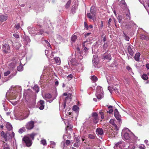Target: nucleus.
<instances>
[{
	"label": "nucleus",
	"instance_id": "1",
	"mask_svg": "<svg viewBox=\"0 0 149 149\" xmlns=\"http://www.w3.org/2000/svg\"><path fill=\"white\" fill-rule=\"evenodd\" d=\"M122 135L124 140H130L135 141L137 139V137L135 136L134 134L127 128H125L123 130Z\"/></svg>",
	"mask_w": 149,
	"mask_h": 149
},
{
	"label": "nucleus",
	"instance_id": "2",
	"mask_svg": "<svg viewBox=\"0 0 149 149\" xmlns=\"http://www.w3.org/2000/svg\"><path fill=\"white\" fill-rule=\"evenodd\" d=\"M119 5L120 6V8L119 12L121 13H126V16L127 19L128 20H130L131 17L129 10L127 8V5L125 1L122 0L121 1Z\"/></svg>",
	"mask_w": 149,
	"mask_h": 149
},
{
	"label": "nucleus",
	"instance_id": "3",
	"mask_svg": "<svg viewBox=\"0 0 149 149\" xmlns=\"http://www.w3.org/2000/svg\"><path fill=\"white\" fill-rule=\"evenodd\" d=\"M20 88L19 87H11L9 90L6 94V97H7L9 96L10 98L12 99H15L17 95V91H20Z\"/></svg>",
	"mask_w": 149,
	"mask_h": 149
},
{
	"label": "nucleus",
	"instance_id": "4",
	"mask_svg": "<svg viewBox=\"0 0 149 149\" xmlns=\"http://www.w3.org/2000/svg\"><path fill=\"white\" fill-rule=\"evenodd\" d=\"M95 95L98 99H100L103 97L104 92L102 88L100 86H97Z\"/></svg>",
	"mask_w": 149,
	"mask_h": 149
},
{
	"label": "nucleus",
	"instance_id": "5",
	"mask_svg": "<svg viewBox=\"0 0 149 149\" xmlns=\"http://www.w3.org/2000/svg\"><path fill=\"white\" fill-rule=\"evenodd\" d=\"M63 95L64 96H66L65 97H64V98H65V99L64 101V103L63 105V110H64V108L65 109V108L66 102L68 101H71V95L70 93H64L63 94Z\"/></svg>",
	"mask_w": 149,
	"mask_h": 149
},
{
	"label": "nucleus",
	"instance_id": "6",
	"mask_svg": "<svg viewBox=\"0 0 149 149\" xmlns=\"http://www.w3.org/2000/svg\"><path fill=\"white\" fill-rule=\"evenodd\" d=\"M22 139L26 143V146L29 147L32 144V141L30 139L29 137L25 136Z\"/></svg>",
	"mask_w": 149,
	"mask_h": 149
},
{
	"label": "nucleus",
	"instance_id": "7",
	"mask_svg": "<svg viewBox=\"0 0 149 149\" xmlns=\"http://www.w3.org/2000/svg\"><path fill=\"white\" fill-rule=\"evenodd\" d=\"M92 118L94 124H96L98 123L99 120L98 114L96 112H93L92 113Z\"/></svg>",
	"mask_w": 149,
	"mask_h": 149
},
{
	"label": "nucleus",
	"instance_id": "8",
	"mask_svg": "<svg viewBox=\"0 0 149 149\" xmlns=\"http://www.w3.org/2000/svg\"><path fill=\"white\" fill-rule=\"evenodd\" d=\"M84 70V67L82 64H78L74 69L75 71L77 72H82Z\"/></svg>",
	"mask_w": 149,
	"mask_h": 149
},
{
	"label": "nucleus",
	"instance_id": "9",
	"mask_svg": "<svg viewBox=\"0 0 149 149\" xmlns=\"http://www.w3.org/2000/svg\"><path fill=\"white\" fill-rule=\"evenodd\" d=\"M34 126V122L31 121L28 122L25 126L26 128L28 130H30L33 129Z\"/></svg>",
	"mask_w": 149,
	"mask_h": 149
},
{
	"label": "nucleus",
	"instance_id": "10",
	"mask_svg": "<svg viewBox=\"0 0 149 149\" xmlns=\"http://www.w3.org/2000/svg\"><path fill=\"white\" fill-rule=\"evenodd\" d=\"M124 142L120 141L116 144L114 146V148H119L122 149L124 146Z\"/></svg>",
	"mask_w": 149,
	"mask_h": 149
},
{
	"label": "nucleus",
	"instance_id": "11",
	"mask_svg": "<svg viewBox=\"0 0 149 149\" xmlns=\"http://www.w3.org/2000/svg\"><path fill=\"white\" fill-rule=\"evenodd\" d=\"M114 116L116 119L119 122L120 121L121 116L119 114L118 110L115 109L114 110Z\"/></svg>",
	"mask_w": 149,
	"mask_h": 149
},
{
	"label": "nucleus",
	"instance_id": "12",
	"mask_svg": "<svg viewBox=\"0 0 149 149\" xmlns=\"http://www.w3.org/2000/svg\"><path fill=\"white\" fill-rule=\"evenodd\" d=\"M2 49L4 52L7 53L10 50V47L7 44H5L3 45Z\"/></svg>",
	"mask_w": 149,
	"mask_h": 149
},
{
	"label": "nucleus",
	"instance_id": "13",
	"mask_svg": "<svg viewBox=\"0 0 149 149\" xmlns=\"http://www.w3.org/2000/svg\"><path fill=\"white\" fill-rule=\"evenodd\" d=\"M109 123L110 124L112 125L113 128L114 129L116 130H119L118 127L117 126V125L115 123L114 120L113 119H111Z\"/></svg>",
	"mask_w": 149,
	"mask_h": 149
},
{
	"label": "nucleus",
	"instance_id": "14",
	"mask_svg": "<svg viewBox=\"0 0 149 149\" xmlns=\"http://www.w3.org/2000/svg\"><path fill=\"white\" fill-rule=\"evenodd\" d=\"M68 64L70 65V64L75 66H76L77 64L78 63L76 61V60H75L74 58H72L70 60H69L68 61Z\"/></svg>",
	"mask_w": 149,
	"mask_h": 149
},
{
	"label": "nucleus",
	"instance_id": "15",
	"mask_svg": "<svg viewBox=\"0 0 149 149\" xmlns=\"http://www.w3.org/2000/svg\"><path fill=\"white\" fill-rule=\"evenodd\" d=\"M103 57L104 59L108 60L109 61L111 60V55L110 53L109 54L108 53H106L103 54Z\"/></svg>",
	"mask_w": 149,
	"mask_h": 149
},
{
	"label": "nucleus",
	"instance_id": "16",
	"mask_svg": "<svg viewBox=\"0 0 149 149\" xmlns=\"http://www.w3.org/2000/svg\"><path fill=\"white\" fill-rule=\"evenodd\" d=\"M90 40L89 39H88L86 41H84L82 44L83 47H89L91 45Z\"/></svg>",
	"mask_w": 149,
	"mask_h": 149
},
{
	"label": "nucleus",
	"instance_id": "17",
	"mask_svg": "<svg viewBox=\"0 0 149 149\" xmlns=\"http://www.w3.org/2000/svg\"><path fill=\"white\" fill-rule=\"evenodd\" d=\"M97 56L96 55H94L93 56V64L94 67H96L97 65Z\"/></svg>",
	"mask_w": 149,
	"mask_h": 149
},
{
	"label": "nucleus",
	"instance_id": "18",
	"mask_svg": "<svg viewBox=\"0 0 149 149\" xmlns=\"http://www.w3.org/2000/svg\"><path fill=\"white\" fill-rule=\"evenodd\" d=\"M8 18V17L6 15H1L0 16V21L3 22L6 21Z\"/></svg>",
	"mask_w": 149,
	"mask_h": 149
},
{
	"label": "nucleus",
	"instance_id": "19",
	"mask_svg": "<svg viewBox=\"0 0 149 149\" xmlns=\"http://www.w3.org/2000/svg\"><path fill=\"white\" fill-rule=\"evenodd\" d=\"M134 25L136 26V27H137V26H136L135 23L132 21H130L129 23H128L126 25L127 28H129V29L130 28H131V26H134Z\"/></svg>",
	"mask_w": 149,
	"mask_h": 149
},
{
	"label": "nucleus",
	"instance_id": "20",
	"mask_svg": "<svg viewBox=\"0 0 149 149\" xmlns=\"http://www.w3.org/2000/svg\"><path fill=\"white\" fill-rule=\"evenodd\" d=\"M133 46L131 45L128 46L127 47V50L130 54L131 56H132L134 54V52L132 50Z\"/></svg>",
	"mask_w": 149,
	"mask_h": 149
},
{
	"label": "nucleus",
	"instance_id": "21",
	"mask_svg": "<svg viewBox=\"0 0 149 149\" xmlns=\"http://www.w3.org/2000/svg\"><path fill=\"white\" fill-rule=\"evenodd\" d=\"M96 134L98 135H101L103 133V129L100 128H98L96 130Z\"/></svg>",
	"mask_w": 149,
	"mask_h": 149
},
{
	"label": "nucleus",
	"instance_id": "22",
	"mask_svg": "<svg viewBox=\"0 0 149 149\" xmlns=\"http://www.w3.org/2000/svg\"><path fill=\"white\" fill-rule=\"evenodd\" d=\"M2 144V149H10L9 146L4 141H3Z\"/></svg>",
	"mask_w": 149,
	"mask_h": 149
},
{
	"label": "nucleus",
	"instance_id": "23",
	"mask_svg": "<svg viewBox=\"0 0 149 149\" xmlns=\"http://www.w3.org/2000/svg\"><path fill=\"white\" fill-rule=\"evenodd\" d=\"M1 137L4 139L6 141H7L8 139V138L7 137L8 134L5 133L3 131L1 132Z\"/></svg>",
	"mask_w": 149,
	"mask_h": 149
},
{
	"label": "nucleus",
	"instance_id": "24",
	"mask_svg": "<svg viewBox=\"0 0 149 149\" xmlns=\"http://www.w3.org/2000/svg\"><path fill=\"white\" fill-rule=\"evenodd\" d=\"M87 16L89 18L91 19H93L95 16V14H91V13H88L87 14Z\"/></svg>",
	"mask_w": 149,
	"mask_h": 149
},
{
	"label": "nucleus",
	"instance_id": "25",
	"mask_svg": "<svg viewBox=\"0 0 149 149\" xmlns=\"http://www.w3.org/2000/svg\"><path fill=\"white\" fill-rule=\"evenodd\" d=\"M6 127L7 129L9 130H11L13 128L12 125L9 123H6Z\"/></svg>",
	"mask_w": 149,
	"mask_h": 149
},
{
	"label": "nucleus",
	"instance_id": "26",
	"mask_svg": "<svg viewBox=\"0 0 149 149\" xmlns=\"http://www.w3.org/2000/svg\"><path fill=\"white\" fill-rule=\"evenodd\" d=\"M140 54L139 53H136L134 56V59L136 61H139V57Z\"/></svg>",
	"mask_w": 149,
	"mask_h": 149
},
{
	"label": "nucleus",
	"instance_id": "27",
	"mask_svg": "<svg viewBox=\"0 0 149 149\" xmlns=\"http://www.w3.org/2000/svg\"><path fill=\"white\" fill-rule=\"evenodd\" d=\"M54 59L56 63L58 65H60L61 63V60L60 58L58 57H56L54 58Z\"/></svg>",
	"mask_w": 149,
	"mask_h": 149
},
{
	"label": "nucleus",
	"instance_id": "28",
	"mask_svg": "<svg viewBox=\"0 0 149 149\" xmlns=\"http://www.w3.org/2000/svg\"><path fill=\"white\" fill-rule=\"evenodd\" d=\"M90 79L93 82H96L97 80V77L95 75L91 76V77Z\"/></svg>",
	"mask_w": 149,
	"mask_h": 149
},
{
	"label": "nucleus",
	"instance_id": "29",
	"mask_svg": "<svg viewBox=\"0 0 149 149\" xmlns=\"http://www.w3.org/2000/svg\"><path fill=\"white\" fill-rule=\"evenodd\" d=\"M140 37L141 39L142 40H147L149 39V38L148 36L143 34L141 35Z\"/></svg>",
	"mask_w": 149,
	"mask_h": 149
},
{
	"label": "nucleus",
	"instance_id": "30",
	"mask_svg": "<svg viewBox=\"0 0 149 149\" xmlns=\"http://www.w3.org/2000/svg\"><path fill=\"white\" fill-rule=\"evenodd\" d=\"M72 109L76 113H77L78 112L79 107L77 105H75L73 107Z\"/></svg>",
	"mask_w": 149,
	"mask_h": 149
},
{
	"label": "nucleus",
	"instance_id": "31",
	"mask_svg": "<svg viewBox=\"0 0 149 149\" xmlns=\"http://www.w3.org/2000/svg\"><path fill=\"white\" fill-rule=\"evenodd\" d=\"M8 139H12L13 137H14L15 136V133L13 132H12L11 134L8 133Z\"/></svg>",
	"mask_w": 149,
	"mask_h": 149
},
{
	"label": "nucleus",
	"instance_id": "32",
	"mask_svg": "<svg viewBox=\"0 0 149 149\" xmlns=\"http://www.w3.org/2000/svg\"><path fill=\"white\" fill-rule=\"evenodd\" d=\"M77 38V36L76 35H73L71 37V41L72 42H74L76 41Z\"/></svg>",
	"mask_w": 149,
	"mask_h": 149
},
{
	"label": "nucleus",
	"instance_id": "33",
	"mask_svg": "<svg viewBox=\"0 0 149 149\" xmlns=\"http://www.w3.org/2000/svg\"><path fill=\"white\" fill-rule=\"evenodd\" d=\"M106 78L107 81L109 84L112 83V78L110 76H107Z\"/></svg>",
	"mask_w": 149,
	"mask_h": 149
},
{
	"label": "nucleus",
	"instance_id": "34",
	"mask_svg": "<svg viewBox=\"0 0 149 149\" xmlns=\"http://www.w3.org/2000/svg\"><path fill=\"white\" fill-rule=\"evenodd\" d=\"M33 88L36 91V92L37 93H38L39 91V88L38 86L36 85H35L33 87Z\"/></svg>",
	"mask_w": 149,
	"mask_h": 149
},
{
	"label": "nucleus",
	"instance_id": "35",
	"mask_svg": "<svg viewBox=\"0 0 149 149\" xmlns=\"http://www.w3.org/2000/svg\"><path fill=\"white\" fill-rule=\"evenodd\" d=\"M52 97L51 95L49 93H47L45 95L44 97H43L44 99H49Z\"/></svg>",
	"mask_w": 149,
	"mask_h": 149
},
{
	"label": "nucleus",
	"instance_id": "36",
	"mask_svg": "<svg viewBox=\"0 0 149 149\" xmlns=\"http://www.w3.org/2000/svg\"><path fill=\"white\" fill-rule=\"evenodd\" d=\"M54 53L52 51L51 53H49V54L47 55V56L49 59L52 58L54 56Z\"/></svg>",
	"mask_w": 149,
	"mask_h": 149
},
{
	"label": "nucleus",
	"instance_id": "37",
	"mask_svg": "<svg viewBox=\"0 0 149 149\" xmlns=\"http://www.w3.org/2000/svg\"><path fill=\"white\" fill-rule=\"evenodd\" d=\"M23 70V66L22 65H20L18 66L17 70L19 71H21Z\"/></svg>",
	"mask_w": 149,
	"mask_h": 149
},
{
	"label": "nucleus",
	"instance_id": "38",
	"mask_svg": "<svg viewBox=\"0 0 149 149\" xmlns=\"http://www.w3.org/2000/svg\"><path fill=\"white\" fill-rule=\"evenodd\" d=\"M25 131V128L24 127H23L19 130L18 131V132L19 133L21 134L23 133L24 131Z\"/></svg>",
	"mask_w": 149,
	"mask_h": 149
},
{
	"label": "nucleus",
	"instance_id": "39",
	"mask_svg": "<svg viewBox=\"0 0 149 149\" xmlns=\"http://www.w3.org/2000/svg\"><path fill=\"white\" fill-rule=\"evenodd\" d=\"M142 78L144 80H146L148 79V77L146 74H143L141 76Z\"/></svg>",
	"mask_w": 149,
	"mask_h": 149
},
{
	"label": "nucleus",
	"instance_id": "40",
	"mask_svg": "<svg viewBox=\"0 0 149 149\" xmlns=\"http://www.w3.org/2000/svg\"><path fill=\"white\" fill-rule=\"evenodd\" d=\"M42 43H44L45 42L46 44L48 47L49 46L50 47H51V46L50 45L49 43L46 40H44L43 41L42 40ZM50 48H51V47Z\"/></svg>",
	"mask_w": 149,
	"mask_h": 149
},
{
	"label": "nucleus",
	"instance_id": "41",
	"mask_svg": "<svg viewBox=\"0 0 149 149\" xmlns=\"http://www.w3.org/2000/svg\"><path fill=\"white\" fill-rule=\"evenodd\" d=\"M50 143L51 145V147L52 148H54L56 145L55 142L54 141H50Z\"/></svg>",
	"mask_w": 149,
	"mask_h": 149
},
{
	"label": "nucleus",
	"instance_id": "42",
	"mask_svg": "<svg viewBox=\"0 0 149 149\" xmlns=\"http://www.w3.org/2000/svg\"><path fill=\"white\" fill-rule=\"evenodd\" d=\"M88 137L91 139H94L95 138V136L93 134H90L88 135Z\"/></svg>",
	"mask_w": 149,
	"mask_h": 149
},
{
	"label": "nucleus",
	"instance_id": "43",
	"mask_svg": "<svg viewBox=\"0 0 149 149\" xmlns=\"http://www.w3.org/2000/svg\"><path fill=\"white\" fill-rule=\"evenodd\" d=\"M71 2V0H69L68 1V2L67 3V4L65 6V7L66 8H68L69 7V6L70 5Z\"/></svg>",
	"mask_w": 149,
	"mask_h": 149
},
{
	"label": "nucleus",
	"instance_id": "44",
	"mask_svg": "<svg viewBox=\"0 0 149 149\" xmlns=\"http://www.w3.org/2000/svg\"><path fill=\"white\" fill-rule=\"evenodd\" d=\"M117 19L118 20L119 22L121 23L122 22V17L121 15H119L117 17Z\"/></svg>",
	"mask_w": 149,
	"mask_h": 149
},
{
	"label": "nucleus",
	"instance_id": "45",
	"mask_svg": "<svg viewBox=\"0 0 149 149\" xmlns=\"http://www.w3.org/2000/svg\"><path fill=\"white\" fill-rule=\"evenodd\" d=\"M45 55L46 56L49 54V53H51L52 51L51 50H45Z\"/></svg>",
	"mask_w": 149,
	"mask_h": 149
},
{
	"label": "nucleus",
	"instance_id": "46",
	"mask_svg": "<svg viewBox=\"0 0 149 149\" xmlns=\"http://www.w3.org/2000/svg\"><path fill=\"white\" fill-rule=\"evenodd\" d=\"M15 63H11L9 65L10 68H14L15 66Z\"/></svg>",
	"mask_w": 149,
	"mask_h": 149
},
{
	"label": "nucleus",
	"instance_id": "47",
	"mask_svg": "<svg viewBox=\"0 0 149 149\" xmlns=\"http://www.w3.org/2000/svg\"><path fill=\"white\" fill-rule=\"evenodd\" d=\"M41 144H42L44 146H46L47 144L46 141L45 140H42L41 141Z\"/></svg>",
	"mask_w": 149,
	"mask_h": 149
},
{
	"label": "nucleus",
	"instance_id": "48",
	"mask_svg": "<svg viewBox=\"0 0 149 149\" xmlns=\"http://www.w3.org/2000/svg\"><path fill=\"white\" fill-rule=\"evenodd\" d=\"M44 31L42 30L41 29L40 30V31L39 32L37 33V34L40 35V34H43V35H44Z\"/></svg>",
	"mask_w": 149,
	"mask_h": 149
},
{
	"label": "nucleus",
	"instance_id": "49",
	"mask_svg": "<svg viewBox=\"0 0 149 149\" xmlns=\"http://www.w3.org/2000/svg\"><path fill=\"white\" fill-rule=\"evenodd\" d=\"M108 46V44L107 42L104 43L103 45V47L104 49H106Z\"/></svg>",
	"mask_w": 149,
	"mask_h": 149
},
{
	"label": "nucleus",
	"instance_id": "50",
	"mask_svg": "<svg viewBox=\"0 0 149 149\" xmlns=\"http://www.w3.org/2000/svg\"><path fill=\"white\" fill-rule=\"evenodd\" d=\"M84 27L87 30L88 29V25L85 22H84Z\"/></svg>",
	"mask_w": 149,
	"mask_h": 149
},
{
	"label": "nucleus",
	"instance_id": "51",
	"mask_svg": "<svg viewBox=\"0 0 149 149\" xmlns=\"http://www.w3.org/2000/svg\"><path fill=\"white\" fill-rule=\"evenodd\" d=\"M126 69L127 70L130 72H132V69L129 66H128L126 67Z\"/></svg>",
	"mask_w": 149,
	"mask_h": 149
},
{
	"label": "nucleus",
	"instance_id": "52",
	"mask_svg": "<svg viewBox=\"0 0 149 149\" xmlns=\"http://www.w3.org/2000/svg\"><path fill=\"white\" fill-rule=\"evenodd\" d=\"M36 134L34 133H32L29 135L30 137L32 138V140H33L34 139V137Z\"/></svg>",
	"mask_w": 149,
	"mask_h": 149
},
{
	"label": "nucleus",
	"instance_id": "53",
	"mask_svg": "<svg viewBox=\"0 0 149 149\" xmlns=\"http://www.w3.org/2000/svg\"><path fill=\"white\" fill-rule=\"evenodd\" d=\"M76 9V7L75 6H73L72 7V11L73 12L75 13Z\"/></svg>",
	"mask_w": 149,
	"mask_h": 149
},
{
	"label": "nucleus",
	"instance_id": "54",
	"mask_svg": "<svg viewBox=\"0 0 149 149\" xmlns=\"http://www.w3.org/2000/svg\"><path fill=\"white\" fill-rule=\"evenodd\" d=\"M91 13V14H95V12L94 10L93 9V7H91V10H90Z\"/></svg>",
	"mask_w": 149,
	"mask_h": 149
},
{
	"label": "nucleus",
	"instance_id": "55",
	"mask_svg": "<svg viewBox=\"0 0 149 149\" xmlns=\"http://www.w3.org/2000/svg\"><path fill=\"white\" fill-rule=\"evenodd\" d=\"M10 73V72L9 71H8L7 72H5L4 73V75L5 76H6L9 75Z\"/></svg>",
	"mask_w": 149,
	"mask_h": 149
},
{
	"label": "nucleus",
	"instance_id": "56",
	"mask_svg": "<svg viewBox=\"0 0 149 149\" xmlns=\"http://www.w3.org/2000/svg\"><path fill=\"white\" fill-rule=\"evenodd\" d=\"M140 149H145V146L144 145H140L139 147Z\"/></svg>",
	"mask_w": 149,
	"mask_h": 149
},
{
	"label": "nucleus",
	"instance_id": "57",
	"mask_svg": "<svg viewBox=\"0 0 149 149\" xmlns=\"http://www.w3.org/2000/svg\"><path fill=\"white\" fill-rule=\"evenodd\" d=\"M13 35L14 37L17 39L19 38V35L16 33H14Z\"/></svg>",
	"mask_w": 149,
	"mask_h": 149
},
{
	"label": "nucleus",
	"instance_id": "58",
	"mask_svg": "<svg viewBox=\"0 0 149 149\" xmlns=\"http://www.w3.org/2000/svg\"><path fill=\"white\" fill-rule=\"evenodd\" d=\"M80 145V143H75L74 144V146L76 147H78Z\"/></svg>",
	"mask_w": 149,
	"mask_h": 149
},
{
	"label": "nucleus",
	"instance_id": "59",
	"mask_svg": "<svg viewBox=\"0 0 149 149\" xmlns=\"http://www.w3.org/2000/svg\"><path fill=\"white\" fill-rule=\"evenodd\" d=\"M73 75L72 74H69L68 77V79H72L73 78Z\"/></svg>",
	"mask_w": 149,
	"mask_h": 149
},
{
	"label": "nucleus",
	"instance_id": "60",
	"mask_svg": "<svg viewBox=\"0 0 149 149\" xmlns=\"http://www.w3.org/2000/svg\"><path fill=\"white\" fill-rule=\"evenodd\" d=\"M99 113L100 114L101 118L102 119H104V113L103 112H100Z\"/></svg>",
	"mask_w": 149,
	"mask_h": 149
},
{
	"label": "nucleus",
	"instance_id": "61",
	"mask_svg": "<svg viewBox=\"0 0 149 149\" xmlns=\"http://www.w3.org/2000/svg\"><path fill=\"white\" fill-rule=\"evenodd\" d=\"M27 29L29 31L30 33V32H31V30L33 29V28L32 27L29 26L28 27Z\"/></svg>",
	"mask_w": 149,
	"mask_h": 149
},
{
	"label": "nucleus",
	"instance_id": "62",
	"mask_svg": "<svg viewBox=\"0 0 149 149\" xmlns=\"http://www.w3.org/2000/svg\"><path fill=\"white\" fill-rule=\"evenodd\" d=\"M15 28L17 29H19L20 28V25L19 24H18L15 26Z\"/></svg>",
	"mask_w": 149,
	"mask_h": 149
},
{
	"label": "nucleus",
	"instance_id": "63",
	"mask_svg": "<svg viewBox=\"0 0 149 149\" xmlns=\"http://www.w3.org/2000/svg\"><path fill=\"white\" fill-rule=\"evenodd\" d=\"M70 141L69 140H67L66 141L65 143L66 145H69L70 144Z\"/></svg>",
	"mask_w": 149,
	"mask_h": 149
},
{
	"label": "nucleus",
	"instance_id": "64",
	"mask_svg": "<svg viewBox=\"0 0 149 149\" xmlns=\"http://www.w3.org/2000/svg\"><path fill=\"white\" fill-rule=\"evenodd\" d=\"M113 112V110L112 109H110L109 111H107V113L111 114Z\"/></svg>",
	"mask_w": 149,
	"mask_h": 149
}]
</instances>
